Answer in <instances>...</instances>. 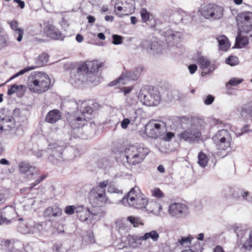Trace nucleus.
Masks as SVG:
<instances>
[{
	"label": "nucleus",
	"instance_id": "29",
	"mask_svg": "<svg viewBox=\"0 0 252 252\" xmlns=\"http://www.w3.org/2000/svg\"><path fill=\"white\" fill-rule=\"evenodd\" d=\"M197 62L198 63L200 68L203 70L202 75L207 74L211 72L209 68L208 71H204V70L207 68L210 64V61L206 57L199 56L197 59Z\"/></svg>",
	"mask_w": 252,
	"mask_h": 252
},
{
	"label": "nucleus",
	"instance_id": "8",
	"mask_svg": "<svg viewBox=\"0 0 252 252\" xmlns=\"http://www.w3.org/2000/svg\"><path fill=\"white\" fill-rule=\"evenodd\" d=\"M200 13L206 19L218 20L221 19L223 16V8L216 4H208L201 7Z\"/></svg>",
	"mask_w": 252,
	"mask_h": 252
},
{
	"label": "nucleus",
	"instance_id": "37",
	"mask_svg": "<svg viewBox=\"0 0 252 252\" xmlns=\"http://www.w3.org/2000/svg\"><path fill=\"white\" fill-rule=\"evenodd\" d=\"M197 158V163L199 166L202 168L205 167L207 165L209 161V158L206 154L201 151L199 153Z\"/></svg>",
	"mask_w": 252,
	"mask_h": 252
},
{
	"label": "nucleus",
	"instance_id": "54",
	"mask_svg": "<svg viewBox=\"0 0 252 252\" xmlns=\"http://www.w3.org/2000/svg\"><path fill=\"white\" fill-rule=\"evenodd\" d=\"M182 17L181 19L182 22L185 24H188L191 21L192 17L189 15L187 14L185 12H182Z\"/></svg>",
	"mask_w": 252,
	"mask_h": 252
},
{
	"label": "nucleus",
	"instance_id": "61",
	"mask_svg": "<svg viewBox=\"0 0 252 252\" xmlns=\"http://www.w3.org/2000/svg\"><path fill=\"white\" fill-rule=\"evenodd\" d=\"M46 178L45 175H42L40 176L37 180L35 181L33 183L31 184V186L29 189H32L34 187L38 185L42 181H43Z\"/></svg>",
	"mask_w": 252,
	"mask_h": 252
},
{
	"label": "nucleus",
	"instance_id": "57",
	"mask_svg": "<svg viewBox=\"0 0 252 252\" xmlns=\"http://www.w3.org/2000/svg\"><path fill=\"white\" fill-rule=\"evenodd\" d=\"M174 136V133L171 132H166L163 136H161L160 138L165 141H170Z\"/></svg>",
	"mask_w": 252,
	"mask_h": 252
},
{
	"label": "nucleus",
	"instance_id": "21",
	"mask_svg": "<svg viewBox=\"0 0 252 252\" xmlns=\"http://www.w3.org/2000/svg\"><path fill=\"white\" fill-rule=\"evenodd\" d=\"M141 111L142 110L141 109H135L131 112L129 118L124 117L120 123L122 128L126 129L127 128L129 125L130 124H133L136 121L138 113Z\"/></svg>",
	"mask_w": 252,
	"mask_h": 252
},
{
	"label": "nucleus",
	"instance_id": "56",
	"mask_svg": "<svg viewBox=\"0 0 252 252\" xmlns=\"http://www.w3.org/2000/svg\"><path fill=\"white\" fill-rule=\"evenodd\" d=\"M140 13L142 21L146 22L149 18V13L146 9H142L141 10Z\"/></svg>",
	"mask_w": 252,
	"mask_h": 252
},
{
	"label": "nucleus",
	"instance_id": "31",
	"mask_svg": "<svg viewBox=\"0 0 252 252\" xmlns=\"http://www.w3.org/2000/svg\"><path fill=\"white\" fill-rule=\"evenodd\" d=\"M240 250L243 251H251L252 250V229L250 231L248 237L243 242Z\"/></svg>",
	"mask_w": 252,
	"mask_h": 252
},
{
	"label": "nucleus",
	"instance_id": "11",
	"mask_svg": "<svg viewBox=\"0 0 252 252\" xmlns=\"http://www.w3.org/2000/svg\"><path fill=\"white\" fill-rule=\"evenodd\" d=\"M188 206L183 203H173L170 204L168 208V213L170 216L176 218H180L189 213Z\"/></svg>",
	"mask_w": 252,
	"mask_h": 252
},
{
	"label": "nucleus",
	"instance_id": "13",
	"mask_svg": "<svg viewBox=\"0 0 252 252\" xmlns=\"http://www.w3.org/2000/svg\"><path fill=\"white\" fill-rule=\"evenodd\" d=\"M140 46L148 54L155 55L162 53V48L160 44L157 41L146 40L143 41Z\"/></svg>",
	"mask_w": 252,
	"mask_h": 252
},
{
	"label": "nucleus",
	"instance_id": "52",
	"mask_svg": "<svg viewBox=\"0 0 252 252\" xmlns=\"http://www.w3.org/2000/svg\"><path fill=\"white\" fill-rule=\"evenodd\" d=\"M243 81V79H239L237 78H231L228 83L226 84V86L228 85L231 86H237L239 84L241 83Z\"/></svg>",
	"mask_w": 252,
	"mask_h": 252
},
{
	"label": "nucleus",
	"instance_id": "1",
	"mask_svg": "<svg viewBox=\"0 0 252 252\" xmlns=\"http://www.w3.org/2000/svg\"><path fill=\"white\" fill-rule=\"evenodd\" d=\"M50 85L49 76L44 72H33L28 79V88L32 93L38 94L44 93L50 88Z\"/></svg>",
	"mask_w": 252,
	"mask_h": 252
},
{
	"label": "nucleus",
	"instance_id": "16",
	"mask_svg": "<svg viewBox=\"0 0 252 252\" xmlns=\"http://www.w3.org/2000/svg\"><path fill=\"white\" fill-rule=\"evenodd\" d=\"M63 146H60L57 144H53L49 149V152L50 153L49 159L54 163L63 160Z\"/></svg>",
	"mask_w": 252,
	"mask_h": 252
},
{
	"label": "nucleus",
	"instance_id": "14",
	"mask_svg": "<svg viewBox=\"0 0 252 252\" xmlns=\"http://www.w3.org/2000/svg\"><path fill=\"white\" fill-rule=\"evenodd\" d=\"M143 70V67L140 66H136L130 71L125 70L122 73L119 79L116 81L114 85H116L117 82L120 83L122 80L136 81L140 77Z\"/></svg>",
	"mask_w": 252,
	"mask_h": 252
},
{
	"label": "nucleus",
	"instance_id": "35",
	"mask_svg": "<svg viewBox=\"0 0 252 252\" xmlns=\"http://www.w3.org/2000/svg\"><path fill=\"white\" fill-rule=\"evenodd\" d=\"M116 229L122 236L126 235L128 230V228L121 220H117L116 222Z\"/></svg>",
	"mask_w": 252,
	"mask_h": 252
},
{
	"label": "nucleus",
	"instance_id": "44",
	"mask_svg": "<svg viewBox=\"0 0 252 252\" xmlns=\"http://www.w3.org/2000/svg\"><path fill=\"white\" fill-rule=\"evenodd\" d=\"M83 241L88 244L95 243L93 232L91 231L86 232L85 234L83 235Z\"/></svg>",
	"mask_w": 252,
	"mask_h": 252
},
{
	"label": "nucleus",
	"instance_id": "49",
	"mask_svg": "<svg viewBox=\"0 0 252 252\" xmlns=\"http://www.w3.org/2000/svg\"><path fill=\"white\" fill-rule=\"evenodd\" d=\"M108 192L110 193H116L118 194H122V190L118 189L115 185L110 183L107 189Z\"/></svg>",
	"mask_w": 252,
	"mask_h": 252
},
{
	"label": "nucleus",
	"instance_id": "3",
	"mask_svg": "<svg viewBox=\"0 0 252 252\" xmlns=\"http://www.w3.org/2000/svg\"><path fill=\"white\" fill-rule=\"evenodd\" d=\"M122 204L127 206H132L137 209L145 208L148 204V199L141 192L137 187L132 188L126 195L121 201Z\"/></svg>",
	"mask_w": 252,
	"mask_h": 252
},
{
	"label": "nucleus",
	"instance_id": "41",
	"mask_svg": "<svg viewBox=\"0 0 252 252\" xmlns=\"http://www.w3.org/2000/svg\"><path fill=\"white\" fill-rule=\"evenodd\" d=\"M234 231L236 233L238 241L241 239L246 235L247 230L241 225L236 226L235 227Z\"/></svg>",
	"mask_w": 252,
	"mask_h": 252
},
{
	"label": "nucleus",
	"instance_id": "59",
	"mask_svg": "<svg viewBox=\"0 0 252 252\" xmlns=\"http://www.w3.org/2000/svg\"><path fill=\"white\" fill-rule=\"evenodd\" d=\"M53 250L56 252H64L66 251V249L63 247V245L61 243L55 244L53 247Z\"/></svg>",
	"mask_w": 252,
	"mask_h": 252
},
{
	"label": "nucleus",
	"instance_id": "46",
	"mask_svg": "<svg viewBox=\"0 0 252 252\" xmlns=\"http://www.w3.org/2000/svg\"><path fill=\"white\" fill-rule=\"evenodd\" d=\"M127 220L133 225L134 227H137L140 224L143 225V223L141 221L140 219L138 217L129 216L127 217Z\"/></svg>",
	"mask_w": 252,
	"mask_h": 252
},
{
	"label": "nucleus",
	"instance_id": "5",
	"mask_svg": "<svg viewBox=\"0 0 252 252\" xmlns=\"http://www.w3.org/2000/svg\"><path fill=\"white\" fill-rule=\"evenodd\" d=\"M212 140L217 149L225 151L230 147L232 142L231 133L226 129L219 130L213 137Z\"/></svg>",
	"mask_w": 252,
	"mask_h": 252
},
{
	"label": "nucleus",
	"instance_id": "20",
	"mask_svg": "<svg viewBox=\"0 0 252 252\" xmlns=\"http://www.w3.org/2000/svg\"><path fill=\"white\" fill-rule=\"evenodd\" d=\"M89 72L87 62H86L77 67L76 78L78 80H75L77 85H80L86 79V75Z\"/></svg>",
	"mask_w": 252,
	"mask_h": 252
},
{
	"label": "nucleus",
	"instance_id": "25",
	"mask_svg": "<svg viewBox=\"0 0 252 252\" xmlns=\"http://www.w3.org/2000/svg\"><path fill=\"white\" fill-rule=\"evenodd\" d=\"M92 208H87L89 216H90L91 220H98L105 216V213L102 211L100 207L94 206Z\"/></svg>",
	"mask_w": 252,
	"mask_h": 252
},
{
	"label": "nucleus",
	"instance_id": "45",
	"mask_svg": "<svg viewBox=\"0 0 252 252\" xmlns=\"http://www.w3.org/2000/svg\"><path fill=\"white\" fill-rule=\"evenodd\" d=\"M24 87V86L22 85H17L16 84H14L12 85L11 88L8 90L7 94L9 95H11L19 91H23Z\"/></svg>",
	"mask_w": 252,
	"mask_h": 252
},
{
	"label": "nucleus",
	"instance_id": "43",
	"mask_svg": "<svg viewBox=\"0 0 252 252\" xmlns=\"http://www.w3.org/2000/svg\"><path fill=\"white\" fill-rule=\"evenodd\" d=\"M31 229H26L25 232H31V233H38L40 232L42 230V225L40 223H35L32 222V225H30Z\"/></svg>",
	"mask_w": 252,
	"mask_h": 252
},
{
	"label": "nucleus",
	"instance_id": "26",
	"mask_svg": "<svg viewBox=\"0 0 252 252\" xmlns=\"http://www.w3.org/2000/svg\"><path fill=\"white\" fill-rule=\"evenodd\" d=\"M43 215L49 218L60 217L62 215V210L56 206L49 207L44 211Z\"/></svg>",
	"mask_w": 252,
	"mask_h": 252
},
{
	"label": "nucleus",
	"instance_id": "12",
	"mask_svg": "<svg viewBox=\"0 0 252 252\" xmlns=\"http://www.w3.org/2000/svg\"><path fill=\"white\" fill-rule=\"evenodd\" d=\"M49 56L47 54L42 53L35 59V65H32L28 67H25L21 70L19 72L12 76L9 80H12L20 75H23L27 72L34 69L38 67L43 66L48 61Z\"/></svg>",
	"mask_w": 252,
	"mask_h": 252
},
{
	"label": "nucleus",
	"instance_id": "10",
	"mask_svg": "<svg viewBox=\"0 0 252 252\" xmlns=\"http://www.w3.org/2000/svg\"><path fill=\"white\" fill-rule=\"evenodd\" d=\"M89 200L93 206L98 207L103 206L108 201L106 193L94 187L90 191Z\"/></svg>",
	"mask_w": 252,
	"mask_h": 252
},
{
	"label": "nucleus",
	"instance_id": "47",
	"mask_svg": "<svg viewBox=\"0 0 252 252\" xmlns=\"http://www.w3.org/2000/svg\"><path fill=\"white\" fill-rule=\"evenodd\" d=\"M88 75L89 78L88 79H89V81L94 85H97L100 83V78L96 76L95 74L93 73H89Z\"/></svg>",
	"mask_w": 252,
	"mask_h": 252
},
{
	"label": "nucleus",
	"instance_id": "34",
	"mask_svg": "<svg viewBox=\"0 0 252 252\" xmlns=\"http://www.w3.org/2000/svg\"><path fill=\"white\" fill-rule=\"evenodd\" d=\"M149 211L155 215L158 216L160 214L162 210V206L158 202L152 201L149 204Z\"/></svg>",
	"mask_w": 252,
	"mask_h": 252
},
{
	"label": "nucleus",
	"instance_id": "28",
	"mask_svg": "<svg viewBox=\"0 0 252 252\" xmlns=\"http://www.w3.org/2000/svg\"><path fill=\"white\" fill-rule=\"evenodd\" d=\"M1 212L2 213V218L4 222H10L16 215V211L12 207H6L3 209Z\"/></svg>",
	"mask_w": 252,
	"mask_h": 252
},
{
	"label": "nucleus",
	"instance_id": "32",
	"mask_svg": "<svg viewBox=\"0 0 252 252\" xmlns=\"http://www.w3.org/2000/svg\"><path fill=\"white\" fill-rule=\"evenodd\" d=\"M220 48L222 51H227L230 46L227 38L224 35H220L217 38Z\"/></svg>",
	"mask_w": 252,
	"mask_h": 252
},
{
	"label": "nucleus",
	"instance_id": "18",
	"mask_svg": "<svg viewBox=\"0 0 252 252\" xmlns=\"http://www.w3.org/2000/svg\"><path fill=\"white\" fill-rule=\"evenodd\" d=\"M162 35L165 37L167 42L171 43L179 42L183 35L182 32L171 29H168L163 32Z\"/></svg>",
	"mask_w": 252,
	"mask_h": 252
},
{
	"label": "nucleus",
	"instance_id": "36",
	"mask_svg": "<svg viewBox=\"0 0 252 252\" xmlns=\"http://www.w3.org/2000/svg\"><path fill=\"white\" fill-rule=\"evenodd\" d=\"M159 237V234L157 231L152 230L149 232H147L143 236L139 237L140 240H147L148 239H151L153 241H157Z\"/></svg>",
	"mask_w": 252,
	"mask_h": 252
},
{
	"label": "nucleus",
	"instance_id": "42",
	"mask_svg": "<svg viewBox=\"0 0 252 252\" xmlns=\"http://www.w3.org/2000/svg\"><path fill=\"white\" fill-rule=\"evenodd\" d=\"M193 239V237L191 235H189L187 237H182L180 239H179L178 243L182 246H189Z\"/></svg>",
	"mask_w": 252,
	"mask_h": 252
},
{
	"label": "nucleus",
	"instance_id": "27",
	"mask_svg": "<svg viewBox=\"0 0 252 252\" xmlns=\"http://www.w3.org/2000/svg\"><path fill=\"white\" fill-rule=\"evenodd\" d=\"M232 196L236 199L243 198L248 202H252V195H250V192L248 191H244L241 189H236L233 191Z\"/></svg>",
	"mask_w": 252,
	"mask_h": 252
},
{
	"label": "nucleus",
	"instance_id": "50",
	"mask_svg": "<svg viewBox=\"0 0 252 252\" xmlns=\"http://www.w3.org/2000/svg\"><path fill=\"white\" fill-rule=\"evenodd\" d=\"M242 113H245L250 117H252V103L243 106L242 108Z\"/></svg>",
	"mask_w": 252,
	"mask_h": 252
},
{
	"label": "nucleus",
	"instance_id": "55",
	"mask_svg": "<svg viewBox=\"0 0 252 252\" xmlns=\"http://www.w3.org/2000/svg\"><path fill=\"white\" fill-rule=\"evenodd\" d=\"M76 210H77V207H75L73 205L67 206L64 209V212L65 214L70 215H72L75 212L76 213Z\"/></svg>",
	"mask_w": 252,
	"mask_h": 252
},
{
	"label": "nucleus",
	"instance_id": "64",
	"mask_svg": "<svg viewBox=\"0 0 252 252\" xmlns=\"http://www.w3.org/2000/svg\"><path fill=\"white\" fill-rule=\"evenodd\" d=\"M9 24L11 29L14 30L16 32H17L18 30H21L18 28V22L16 21H12L9 23Z\"/></svg>",
	"mask_w": 252,
	"mask_h": 252
},
{
	"label": "nucleus",
	"instance_id": "19",
	"mask_svg": "<svg viewBox=\"0 0 252 252\" xmlns=\"http://www.w3.org/2000/svg\"><path fill=\"white\" fill-rule=\"evenodd\" d=\"M15 126V120L12 116L0 117V134L9 131Z\"/></svg>",
	"mask_w": 252,
	"mask_h": 252
},
{
	"label": "nucleus",
	"instance_id": "4",
	"mask_svg": "<svg viewBox=\"0 0 252 252\" xmlns=\"http://www.w3.org/2000/svg\"><path fill=\"white\" fill-rule=\"evenodd\" d=\"M149 152L150 150L147 148L130 145L126 148L125 155L128 164L136 165L144 161Z\"/></svg>",
	"mask_w": 252,
	"mask_h": 252
},
{
	"label": "nucleus",
	"instance_id": "30",
	"mask_svg": "<svg viewBox=\"0 0 252 252\" xmlns=\"http://www.w3.org/2000/svg\"><path fill=\"white\" fill-rule=\"evenodd\" d=\"M80 111L81 116L86 117V119H90L89 116L93 112L92 108L89 106L88 103L85 101L82 102L80 105Z\"/></svg>",
	"mask_w": 252,
	"mask_h": 252
},
{
	"label": "nucleus",
	"instance_id": "9",
	"mask_svg": "<svg viewBox=\"0 0 252 252\" xmlns=\"http://www.w3.org/2000/svg\"><path fill=\"white\" fill-rule=\"evenodd\" d=\"M240 32L248 33L252 30V12H244L238 14L236 18Z\"/></svg>",
	"mask_w": 252,
	"mask_h": 252
},
{
	"label": "nucleus",
	"instance_id": "38",
	"mask_svg": "<svg viewBox=\"0 0 252 252\" xmlns=\"http://www.w3.org/2000/svg\"><path fill=\"white\" fill-rule=\"evenodd\" d=\"M87 63L88 65V70L90 72L97 71L103 65V63H98V62L95 61H87Z\"/></svg>",
	"mask_w": 252,
	"mask_h": 252
},
{
	"label": "nucleus",
	"instance_id": "15",
	"mask_svg": "<svg viewBox=\"0 0 252 252\" xmlns=\"http://www.w3.org/2000/svg\"><path fill=\"white\" fill-rule=\"evenodd\" d=\"M18 167L20 172L24 174L25 177L28 179H32L37 173L35 167L27 161L20 162Z\"/></svg>",
	"mask_w": 252,
	"mask_h": 252
},
{
	"label": "nucleus",
	"instance_id": "2",
	"mask_svg": "<svg viewBox=\"0 0 252 252\" xmlns=\"http://www.w3.org/2000/svg\"><path fill=\"white\" fill-rule=\"evenodd\" d=\"M204 126V122L198 119H191L189 126L179 134L181 140L190 143L198 142L202 140L201 130Z\"/></svg>",
	"mask_w": 252,
	"mask_h": 252
},
{
	"label": "nucleus",
	"instance_id": "23",
	"mask_svg": "<svg viewBox=\"0 0 252 252\" xmlns=\"http://www.w3.org/2000/svg\"><path fill=\"white\" fill-rule=\"evenodd\" d=\"M68 121L71 127L75 129L84 126L86 124L87 120L85 116H78L76 117H70Z\"/></svg>",
	"mask_w": 252,
	"mask_h": 252
},
{
	"label": "nucleus",
	"instance_id": "24",
	"mask_svg": "<svg viewBox=\"0 0 252 252\" xmlns=\"http://www.w3.org/2000/svg\"><path fill=\"white\" fill-rule=\"evenodd\" d=\"M76 214L77 218L81 221L86 222L88 224L92 223L87 209L83 208V206H78Z\"/></svg>",
	"mask_w": 252,
	"mask_h": 252
},
{
	"label": "nucleus",
	"instance_id": "58",
	"mask_svg": "<svg viewBox=\"0 0 252 252\" xmlns=\"http://www.w3.org/2000/svg\"><path fill=\"white\" fill-rule=\"evenodd\" d=\"M112 43L115 45H119L122 42L123 37L122 36L117 34H113L112 35Z\"/></svg>",
	"mask_w": 252,
	"mask_h": 252
},
{
	"label": "nucleus",
	"instance_id": "53",
	"mask_svg": "<svg viewBox=\"0 0 252 252\" xmlns=\"http://www.w3.org/2000/svg\"><path fill=\"white\" fill-rule=\"evenodd\" d=\"M32 221L29 222L25 224H21L19 226L20 231L23 233H31V232H26L25 231L26 229H31L32 227H31L30 225H32Z\"/></svg>",
	"mask_w": 252,
	"mask_h": 252
},
{
	"label": "nucleus",
	"instance_id": "39",
	"mask_svg": "<svg viewBox=\"0 0 252 252\" xmlns=\"http://www.w3.org/2000/svg\"><path fill=\"white\" fill-rule=\"evenodd\" d=\"M241 33L239 32L236 38V44L240 48L247 45L249 43L247 37L243 36Z\"/></svg>",
	"mask_w": 252,
	"mask_h": 252
},
{
	"label": "nucleus",
	"instance_id": "6",
	"mask_svg": "<svg viewBox=\"0 0 252 252\" xmlns=\"http://www.w3.org/2000/svg\"><path fill=\"white\" fill-rule=\"evenodd\" d=\"M140 100L147 106H156L160 101V93L157 89H152L149 91L141 90L138 95Z\"/></svg>",
	"mask_w": 252,
	"mask_h": 252
},
{
	"label": "nucleus",
	"instance_id": "22",
	"mask_svg": "<svg viewBox=\"0 0 252 252\" xmlns=\"http://www.w3.org/2000/svg\"><path fill=\"white\" fill-rule=\"evenodd\" d=\"M62 117V112L58 109H55L49 111L46 114L45 121L51 124H54L60 120Z\"/></svg>",
	"mask_w": 252,
	"mask_h": 252
},
{
	"label": "nucleus",
	"instance_id": "48",
	"mask_svg": "<svg viewBox=\"0 0 252 252\" xmlns=\"http://www.w3.org/2000/svg\"><path fill=\"white\" fill-rule=\"evenodd\" d=\"M225 63L231 66H235L238 64L239 59L236 56H230L226 59Z\"/></svg>",
	"mask_w": 252,
	"mask_h": 252
},
{
	"label": "nucleus",
	"instance_id": "63",
	"mask_svg": "<svg viewBox=\"0 0 252 252\" xmlns=\"http://www.w3.org/2000/svg\"><path fill=\"white\" fill-rule=\"evenodd\" d=\"M133 88L134 87L133 86L125 87L122 89L121 92L124 94L125 95H126V94L130 93L133 89Z\"/></svg>",
	"mask_w": 252,
	"mask_h": 252
},
{
	"label": "nucleus",
	"instance_id": "62",
	"mask_svg": "<svg viewBox=\"0 0 252 252\" xmlns=\"http://www.w3.org/2000/svg\"><path fill=\"white\" fill-rule=\"evenodd\" d=\"M214 97L212 95H208L206 98L204 99V102L206 105H210L214 101Z\"/></svg>",
	"mask_w": 252,
	"mask_h": 252
},
{
	"label": "nucleus",
	"instance_id": "33",
	"mask_svg": "<svg viewBox=\"0 0 252 252\" xmlns=\"http://www.w3.org/2000/svg\"><path fill=\"white\" fill-rule=\"evenodd\" d=\"M134 0H129V4L128 6H119L116 5L115 6V9L117 14H119V12L123 11L126 12H130L131 10H133L134 9L133 6Z\"/></svg>",
	"mask_w": 252,
	"mask_h": 252
},
{
	"label": "nucleus",
	"instance_id": "7",
	"mask_svg": "<svg viewBox=\"0 0 252 252\" xmlns=\"http://www.w3.org/2000/svg\"><path fill=\"white\" fill-rule=\"evenodd\" d=\"M145 131L150 137L160 138L166 132V127L162 122L151 121L146 125Z\"/></svg>",
	"mask_w": 252,
	"mask_h": 252
},
{
	"label": "nucleus",
	"instance_id": "51",
	"mask_svg": "<svg viewBox=\"0 0 252 252\" xmlns=\"http://www.w3.org/2000/svg\"><path fill=\"white\" fill-rule=\"evenodd\" d=\"M109 182L108 180L104 181L103 182H99L98 185L94 188L98 189L106 193V188L109 186Z\"/></svg>",
	"mask_w": 252,
	"mask_h": 252
},
{
	"label": "nucleus",
	"instance_id": "17",
	"mask_svg": "<svg viewBox=\"0 0 252 252\" xmlns=\"http://www.w3.org/2000/svg\"><path fill=\"white\" fill-rule=\"evenodd\" d=\"M47 36L55 40H63L64 36L59 29L53 25L48 23L44 29Z\"/></svg>",
	"mask_w": 252,
	"mask_h": 252
},
{
	"label": "nucleus",
	"instance_id": "60",
	"mask_svg": "<svg viewBox=\"0 0 252 252\" xmlns=\"http://www.w3.org/2000/svg\"><path fill=\"white\" fill-rule=\"evenodd\" d=\"M152 195L158 198H162L164 196L163 192L159 189L153 190Z\"/></svg>",
	"mask_w": 252,
	"mask_h": 252
},
{
	"label": "nucleus",
	"instance_id": "40",
	"mask_svg": "<svg viewBox=\"0 0 252 252\" xmlns=\"http://www.w3.org/2000/svg\"><path fill=\"white\" fill-rule=\"evenodd\" d=\"M129 245L133 248L139 246L140 244L139 241L141 240L139 239V237H136L131 235H128L126 237Z\"/></svg>",
	"mask_w": 252,
	"mask_h": 252
}]
</instances>
